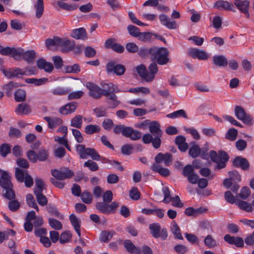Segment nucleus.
Wrapping results in <instances>:
<instances>
[{
  "instance_id": "obj_1",
  "label": "nucleus",
  "mask_w": 254,
  "mask_h": 254,
  "mask_svg": "<svg viewBox=\"0 0 254 254\" xmlns=\"http://www.w3.org/2000/svg\"><path fill=\"white\" fill-rule=\"evenodd\" d=\"M160 127V125L158 122H150L149 126L150 133H147L143 135L142 138L143 142L144 144L151 143L154 148H159L161 144V137L163 134V131Z\"/></svg>"
},
{
  "instance_id": "obj_2",
  "label": "nucleus",
  "mask_w": 254,
  "mask_h": 254,
  "mask_svg": "<svg viewBox=\"0 0 254 254\" xmlns=\"http://www.w3.org/2000/svg\"><path fill=\"white\" fill-rule=\"evenodd\" d=\"M76 149L79 157L81 159H86L88 156H90L93 160H101L103 163H109L111 161L105 157H101L96 150L92 148H86L83 144H77L76 146Z\"/></svg>"
},
{
  "instance_id": "obj_3",
  "label": "nucleus",
  "mask_w": 254,
  "mask_h": 254,
  "mask_svg": "<svg viewBox=\"0 0 254 254\" xmlns=\"http://www.w3.org/2000/svg\"><path fill=\"white\" fill-rule=\"evenodd\" d=\"M169 52L166 48L153 46L151 47V60L159 65L166 64L169 62Z\"/></svg>"
},
{
  "instance_id": "obj_4",
  "label": "nucleus",
  "mask_w": 254,
  "mask_h": 254,
  "mask_svg": "<svg viewBox=\"0 0 254 254\" xmlns=\"http://www.w3.org/2000/svg\"><path fill=\"white\" fill-rule=\"evenodd\" d=\"M209 156L211 160L217 164L215 167L216 170L225 168L226 163L229 159L228 155L224 151H219V155H218L215 151L211 150L209 152Z\"/></svg>"
},
{
  "instance_id": "obj_5",
  "label": "nucleus",
  "mask_w": 254,
  "mask_h": 254,
  "mask_svg": "<svg viewBox=\"0 0 254 254\" xmlns=\"http://www.w3.org/2000/svg\"><path fill=\"white\" fill-rule=\"evenodd\" d=\"M105 201L97 202L96 208L100 212L104 214L114 213L119 207V203L116 201L112 202L111 204Z\"/></svg>"
},
{
  "instance_id": "obj_6",
  "label": "nucleus",
  "mask_w": 254,
  "mask_h": 254,
  "mask_svg": "<svg viewBox=\"0 0 254 254\" xmlns=\"http://www.w3.org/2000/svg\"><path fill=\"white\" fill-rule=\"evenodd\" d=\"M150 234L155 238H160L162 240H165L168 237L167 229H161L160 225L158 223L151 224L149 226Z\"/></svg>"
},
{
  "instance_id": "obj_7",
  "label": "nucleus",
  "mask_w": 254,
  "mask_h": 254,
  "mask_svg": "<svg viewBox=\"0 0 254 254\" xmlns=\"http://www.w3.org/2000/svg\"><path fill=\"white\" fill-rule=\"evenodd\" d=\"M182 175L190 184H196L198 182L199 176L195 173L194 168L191 165H187L184 167Z\"/></svg>"
},
{
  "instance_id": "obj_8",
  "label": "nucleus",
  "mask_w": 254,
  "mask_h": 254,
  "mask_svg": "<svg viewBox=\"0 0 254 254\" xmlns=\"http://www.w3.org/2000/svg\"><path fill=\"white\" fill-rule=\"evenodd\" d=\"M52 175L58 180H64L72 178L74 176V173L68 168L64 167L60 170L52 169Z\"/></svg>"
},
{
  "instance_id": "obj_9",
  "label": "nucleus",
  "mask_w": 254,
  "mask_h": 254,
  "mask_svg": "<svg viewBox=\"0 0 254 254\" xmlns=\"http://www.w3.org/2000/svg\"><path fill=\"white\" fill-rule=\"evenodd\" d=\"M125 66L118 64L114 61L109 62L106 65V71L108 73L113 72L118 76L123 75L126 71Z\"/></svg>"
},
{
  "instance_id": "obj_10",
  "label": "nucleus",
  "mask_w": 254,
  "mask_h": 254,
  "mask_svg": "<svg viewBox=\"0 0 254 254\" xmlns=\"http://www.w3.org/2000/svg\"><path fill=\"white\" fill-rule=\"evenodd\" d=\"M89 90V95L95 99H99L101 98L102 95V89L97 84L92 82H87L85 85Z\"/></svg>"
},
{
  "instance_id": "obj_11",
  "label": "nucleus",
  "mask_w": 254,
  "mask_h": 254,
  "mask_svg": "<svg viewBox=\"0 0 254 254\" xmlns=\"http://www.w3.org/2000/svg\"><path fill=\"white\" fill-rule=\"evenodd\" d=\"M235 115L237 118L244 124L252 125L253 119L250 115L246 114L244 109L240 106H236L235 108Z\"/></svg>"
},
{
  "instance_id": "obj_12",
  "label": "nucleus",
  "mask_w": 254,
  "mask_h": 254,
  "mask_svg": "<svg viewBox=\"0 0 254 254\" xmlns=\"http://www.w3.org/2000/svg\"><path fill=\"white\" fill-rule=\"evenodd\" d=\"M188 55L192 59H197L201 61L207 60L209 58V55L205 51L196 48H190Z\"/></svg>"
},
{
  "instance_id": "obj_13",
  "label": "nucleus",
  "mask_w": 254,
  "mask_h": 254,
  "mask_svg": "<svg viewBox=\"0 0 254 254\" xmlns=\"http://www.w3.org/2000/svg\"><path fill=\"white\" fill-rule=\"evenodd\" d=\"M2 72L7 78L9 79L14 77L20 78L21 76L28 75L26 71L18 67L3 69Z\"/></svg>"
},
{
  "instance_id": "obj_14",
  "label": "nucleus",
  "mask_w": 254,
  "mask_h": 254,
  "mask_svg": "<svg viewBox=\"0 0 254 254\" xmlns=\"http://www.w3.org/2000/svg\"><path fill=\"white\" fill-rule=\"evenodd\" d=\"M102 95L105 97L110 95L112 93L121 92H127V91H121L116 84L113 83H104L102 85Z\"/></svg>"
},
{
  "instance_id": "obj_15",
  "label": "nucleus",
  "mask_w": 254,
  "mask_h": 254,
  "mask_svg": "<svg viewBox=\"0 0 254 254\" xmlns=\"http://www.w3.org/2000/svg\"><path fill=\"white\" fill-rule=\"evenodd\" d=\"M105 47L107 49H111L115 52L120 54L123 53L125 50L123 46L116 43L115 40L111 38H109L105 41Z\"/></svg>"
},
{
  "instance_id": "obj_16",
  "label": "nucleus",
  "mask_w": 254,
  "mask_h": 254,
  "mask_svg": "<svg viewBox=\"0 0 254 254\" xmlns=\"http://www.w3.org/2000/svg\"><path fill=\"white\" fill-rule=\"evenodd\" d=\"M234 166L237 168H241L243 170H248L250 168V163L248 160L241 156L235 157L233 161Z\"/></svg>"
},
{
  "instance_id": "obj_17",
  "label": "nucleus",
  "mask_w": 254,
  "mask_h": 254,
  "mask_svg": "<svg viewBox=\"0 0 254 254\" xmlns=\"http://www.w3.org/2000/svg\"><path fill=\"white\" fill-rule=\"evenodd\" d=\"M225 242L230 245H234L237 247L242 248L244 246L243 239L240 237H234L226 234L224 237Z\"/></svg>"
},
{
  "instance_id": "obj_18",
  "label": "nucleus",
  "mask_w": 254,
  "mask_h": 254,
  "mask_svg": "<svg viewBox=\"0 0 254 254\" xmlns=\"http://www.w3.org/2000/svg\"><path fill=\"white\" fill-rule=\"evenodd\" d=\"M155 164H158L163 161L166 166H169L172 161V155L170 153L163 154L159 153L155 157Z\"/></svg>"
},
{
  "instance_id": "obj_19",
  "label": "nucleus",
  "mask_w": 254,
  "mask_h": 254,
  "mask_svg": "<svg viewBox=\"0 0 254 254\" xmlns=\"http://www.w3.org/2000/svg\"><path fill=\"white\" fill-rule=\"evenodd\" d=\"M142 136L140 131L134 129L132 127H127L124 136L129 138L131 140H137L139 139Z\"/></svg>"
},
{
  "instance_id": "obj_20",
  "label": "nucleus",
  "mask_w": 254,
  "mask_h": 254,
  "mask_svg": "<svg viewBox=\"0 0 254 254\" xmlns=\"http://www.w3.org/2000/svg\"><path fill=\"white\" fill-rule=\"evenodd\" d=\"M234 4L237 8L243 13L245 14L247 18L250 16L249 12L250 2L248 0H244L242 1L235 2Z\"/></svg>"
},
{
  "instance_id": "obj_21",
  "label": "nucleus",
  "mask_w": 254,
  "mask_h": 254,
  "mask_svg": "<svg viewBox=\"0 0 254 254\" xmlns=\"http://www.w3.org/2000/svg\"><path fill=\"white\" fill-rule=\"evenodd\" d=\"M37 66L40 69H44L46 72L50 73L53 69L54 66L52 63L47 62L43 58L39 59L37 61Z\"/></svg>"
},
{
  "instance_id": "obj_22",
  "label": "nucleus",
  "mask_w": 254,
  "mask_h": 254,
  "mask_svg": "<svg viewBox=\"0 0 254 254\" xmlns=\"http://www.w3.org/2000/svg\"><path fill=\"white\" fill-rule=\"evenodd\" d=\"M70 36L76 39L85 40L87 39V32L84 28L72 30Z\"/></svg>"
},
{
  "instance_id": "obj_23",
  "label": "nucleus",
  "mask_w": 254,
  "mask_h": 254,
  "mask_svg": "<svg viewBox=\"0 0 254 254\" xmlns=\"http://www.w3.org/2000/svg\"><path fill=\"white\" fill-rule=\"evenodd\" d=\"M159 19L162 25L165 26L168 29H175L178 27V25L175 21H170L168 17L165 14H160Z\"/></svg>"
},
{
  "instance_id": "obj_24",
  "label": "nucleus",
  "mask_w": 254,
  "mask_h": 254,
  "mask_svg": "<svg viewBox=\"0 0 254 254\" xmlns=\"http://www.w3.org/2000/svg\"><path fill=\"white\" fill-rule=\"evenodd\" d=\"M60 46L62 48L63 52H68L74 49L75 42L69 39L61 38Z\"/></svg>"
},
{
  "instance_id": "obj_25",
  "label": "nucleus",
  "mask_w": 254,
  "mask_h": 254,
  "mask_svg": "<svg viewBox=\"0 0 254 254\" xmlns=\"http://www.w3.org/2000/svg\"><path fill=\"white\" fill-rule=\"evenodd\" d=\"M15 112L18 115H25L30 114L31 112V109L29 105L22 103L18 105Z\"/></svg>"
},
{
  "instance_id": "obj_26",
  "label": "nucleus",
  "mask_w": 254,
  "mask_h": 254,
  "mask_svg": "<svg viewBox=\"0 0 254 254\" xmlns=\"http://www.w3.org/2000/svg\"><path fill=\"white\" fill-rule=\"evenodd\" d=\"M77 105L75 102H70L61 107L59 112L61 114L64 115L71 114L75 111L77 108Z\"/></svg>"
},
{
  "instance_id": "obj_27",
  "label": "nucleus",
  "mask_w": 254,
  "mask_h": 254,
  "mask_svg": "<svg viewBox=\"0 0 254 254\" xmlns=\"http://www.w3.org/2000/svg\"><path fill=\"white\" fill-rule=\"evenodd\" d=\"M124 245L127 251L130 254H140L141 250L139 248H137L129 240H126L124 242Z\"/></svg>"
},
{
  "instance_id": "obj_28",
  "label": "nucleus",
  "mask_w": 254,
  "mask_h": 254,
  "mask_svg": "<svg viewBox=\"0 0 254 254\" xmlns=\"http://www.w3.org/2000/svg\"><path fill=\"white\" fill-rule=\"evenodd\" d=\"M175 143L182 152H185L188 148V143L186 142V138L184 136H177L175 139Z\"/></svg>"
},
{
  "instance_id": "obj_29",
  "label": "nucleus",
  "mask_w": 254,
  "mask_h": 254,
  "mask_svg": "<svg viewBox=\"0 0 254 254\" xmlns=\"http://www.w3.org/2000/svg\"><path fill=\"white\" fill-rule=\"evenodd\" d=\"M151 169L163 177H168L170 174V171L168 169L162 167L159 164H153L151 166Z\"/></svg>"
},
{
  "instance_id": "obj_30",
  "label": "nucleus",
  "mask_w": 254,
  "mask_h": 254,
  "mask_svg": "<svg viewBox=\"0 0 254 254\" xmlns=\"http://www.w3.org/2000/svg\"><path fill=\"white\" fill-rule=\"evenodd\" d=\"M21 86L22 85L20 83L10 81L8 83L4 85L3 89L5 90L6 95L9 97L11 96L12 91L14 88Z\"/></svg>"
},
{
  "instance_id": "obj_31",
  "label": "nucleus",
  "mask_w": 254,
  "mask_h": 254,
  "mask_svg": "<svg viewBox=\"0 0 254 254\" xmlns=\"http://www.w3.org/2000/svg\"><path fill=\"white\" fill-rule=\"evenodd\" d=\"M215 6L217 8H223L225 10L236 11V10L232 4H230L227 1L219 0L215 2Z\"/></svg>"
},
{
  "instance_id": "obj_32",
  "label": "nucleus",
  "mask_w": 254,
  "mask_h": 254,
  "mask_svg": "<svg viewBox=\"0 0 254 254\" xmlns=\"http://www.w3.org/2000/svg\"><path fill=\"white\" fill-rule=\"evenodd\" d=\"M136 69L138 74L142 79L146 82H150V80L148 79V78H149L148 71L144 65L141 64L137 66Z\"/></svg>"
},
{
  "instance_id": "obj_33",
  "label": "nucleus",
  "mask_w": 254,
  "mask_h": 254,
  "mask_svg": "<svg viewBox=\"0 0 254 254\" xmlns=\"http://www.w3.org/2000/svg\"><path fill=\"white\" fill-rule=\"evenodd\" d=\"M44 119L48 122L49 127L50 128H55L63 123L62 119L59 118L45 117Z\"/></svg>"
},
{
  "instance_id": "obj_34",
  "label": "nucleus",
  "mask_w": 254,
  "mask_h": 254,
  "mask_svg": "<svg viewBox=\"0 0 254 254\" xmlns=\"http://www.w3.org/2000/svg\"><path fill=\"white\" fill-rule=\"evenodd\" d=\"M213 63L217 66L225 67L228 64V61L224 56L216 55L213 57Z\"/></svg>"
},
{
  "instance_id": "obj_35",
  "label": "nucleus",
  "mask_w": 254,
  "mask_h": 254,
  "mask_svg": "<svg viewBox=\"0 0 254 254\" xmlns=\"http://www.w3.org/2000/svg\"><path fill=\"white\" fill-rule=\"evenodd\" d=\"M36 57V54L34 50L24 51V54L22 55V58L28 63H31L33 62Z\"/></svg>"
},
{
  "instance_id": "obj_36",
  "label": "nucleus",
  "mask_w": 254,
  "mask_h": 254,
  "mask_svg": "<svg viewBox=\"0 0 254 254\" xmlns=\"http://www.w3.org/2000/svg\"><path fill=\"white\" fill-rule=\"evenodd\" d=\"M156 63H157L155 62H153V63H151L148 66V74L149 77L148 78V79L150 80V82H152L154 80L155 74L158 70Z\"/></svg>"
},
{
  "instance_id": "obj_37",
  "label": "nucleus",
  "mask_w": 254,
  "mask_h": 254,
  "mask_svg": "<svg viewBox=\"0 0 254 254\" xmlns=\"http://www.w3.org/2000/svg\"><path fill=\"white\" fill-rule=\"evenodd\" d=\"M116 232L114 231H104L101 233L100 240L104 243L108 242L115 235Z\"/></svg>"
},
{
  "instance_id": "obj_38",
  "label": "nucleus",
  "mask_w": 254,
  "mask_h": 254,
  "mask_svg": "<svg viewBox=\"0 0 254 254\" xmlns=\"http://www.w3.org/2000/svg\"><path fill=\"white\" fill-rule=\"evenodd\" d=\"M115 93H112L106 97L108 99L111 101L108 102L109 107L110 108H115L121 103V102L118 100L117 96Z\"/></svg>"
},
{
  "instance_id": "obj_39",
  "label": "nucleus",
  "mask_w": 254,
  "mask_h": 254,
  "mask_svg": "<svg viewBox=\"0 0 254 254\" xmlns=\"http://www.w3.org/2000/svg\"><path fill=\"white\" fill-rule=\"evenodd\" d=\"M25 81L26 83L34 84L36 86H40L45 84L48 81V79L45 77L37 79L35 78H26Z\"/></svg>"
},
{
  "instance_id": "obj_40",
  "label": "nucleus",
  "mask_w": 254,
  "mask_h": 254,
  "mask_svg": "<svg viewBox=\"0 0 254 254\" xmlns=\"http://www.w3.org/2000/svg\"><path fill=\"white\" fill-rule=\"evenodd\" d=\"M14 99L17 102H23L26 99V91L21 89H17L14 94Z\"/></svg>"
},
{
  "instance_id": "obj_41",
  "label": "nucleus",
  "mask_w": 254,
  "mask_h": 254,
  "mask_svg": "<svg viewBox=\"0 0 254 254\" xmlns=\"http://www.w3.org/2000/svg\"><path fill=\"white\" fill-rule=\"evenodd\" d=\"M24 54V50L21 48L12 47L11 56L16 61H20Z\"/></svg>"
},
{
  "instance_id": "obj_42",
  "label": "nucleus",
  "mask_w": 254,
  "mask_h": 254,
  "mask_svg": "<svg viewBox=\"0 0 254 254\" xmlns=\"http://www.w3.org/2000/svg\"><path fill=\"white\" fill-rule=\"evenodd\" d=\"M34 194L36 196V200L39 205L41 206H45L47 204L48 200L46 196H45L43 191H36L34 192Z\"/></svg>"
},
{
  "instance_id": "obj_43",
  "label": "nucleus",
  "mask_w": 254,
  "mask_h": 254,
  "mask_svg": "<svg viewBox=\"0 0 254 254\" xmlns=\"http://www.w3.org/2000/svg\"><path fill=\"white\" fill-rule=\"evenodd\" d=\"M166 117L169 118L175 119L179 117H183L188 119V117L186 112L183 109L175 111L172 113L167 114Z\"/></svg>"
},
{
  "instance_id": "obj_44",
  "label": "nucleus",
  "mask_w": 254,
  "mask_h": 254,
  "mask_svg": "<svg viewBox=\"0 0 254 254\" xmlns=\"http://www.w3.org/2000/svg\"><path fill=\"white\" fill-rule=\"evenodd\" d=\"M100 130V127L97 125H88L86 126L84 128V131L87 134H92L98 133Z\"/></svg>"
},
{
  "instance_id": "obj_45",
  "label": "nucleus",
  "mask_w": 254,
  "mask_h": 254,
  "mask_svg": "<svg viewBox=\"0 0 254 254\" xmlns=\"http://www.w3.org/2000/svg\"><path fill=\"white\" fill-rule=\"evenodd\" d=\"M58 5L61 8L67 11H72L77 9L78 5L77 4H69L65 2L58 1L57 2Z\"/></svg>"
},
{
  "instance_id": "obj_46",
  "label": "nucleus",
  "mask_w": 254,
  "mask_h": 254,
  "mask_svg": "<svg viewBox=\"0 0 254 254\" xmlns=\"http://www.w3.org/2000/svg\"><path fill=\"white\" fill-rule=\"evenodd\" d=\"M36 8V16L37 18H40L44 11V2L43 0H38L37 3L35 5Z\"/></svg>"
},
{
  "instance_id": "obj_47",
  "label": "nucleus",
  "mask_w": 254,
  "mask_h": 254,
  "mask_svg": "<svg viewBox=\"0 0 254 254\" xmlns=\"http://www.w3.org/2000/svg\"><path fill=\"white\" fill-rule=\"evenodd\" d=\"M82 116L76 115L71 120L70 126L77 128H80L82 127Z\"/></svg>"
},
{
  "instance_id": "obj_48",
  "label": "nucleus",
  "mask_w": 254,
  "mask_h": 254,
  "mask_svg": "<svg viewBox=\"0 0 254 254\" xmlns=\"http://www.w3.org/2000/svg\"><path fill=\"white\" fill-rule=\"evenodd\" d=\"M49 156V153L47 150L41 149L37 152V160L40 162L46 161Z\"/></svg>"
},
{
  "instance_id": "obj_49",
  "label": "nucleus",
  "mask_w": 254,
  "mask_h": 254,
  "mask_svg": "<svg viewBox=\"0 0 254 254\" xmlns=\"http://www.w3.org/2000/svg\"><path fill=\"white\" fill-rule=\"evenodd\" d=\"M189 153L191 157L196 158L201 153V148L198 145L194 144L190 147Z\"/></svg>"
},
{
  "instance_id": "obj_50",
  "label": "nucleus",
  "mask_w": 254,
  "mask_h": 254,
  "mask_svg": "<svg viewBox=\"0 0 254 254\" xmlns=\"http://www.w3.org/2000/svg\"><path fill=\"white\" fill-rule=\"evenodd\" d=\"M11 146L8 143H3L0 146V155L5 157L11 152Z\"/></svg>"
},
{
  "instance_id": "obj_51",
  "label": "nucleus",
  "mask_w": 254,
  "mask_h": 254,
  "mask_svg": "<svg viewBox=\"0 0 254 254\" xmlns=\"http://www.w3.org/2000/svg\"><path fill=\"white\" fill-rule=\"evenodd\" d=\"M236 203L240 209L244 211L247 212H251L252 211L253 208L251 204L246 201L238 200Z\"/></svg>"
},
{
  "instance_id": "obj_52",
  "label": "nucleus",
  "mask_w": 254,
  "mask_h": 254,
  "mask_svg": "<svg viewBox=\"0 0 254 254\" xmlns=\"http://www.w3.org/2000/svg\"><path fill=\"white\" fill-rule=\"evenodd\" d=\"M61 38L58 37H54L53 39H48L45 41L46 46L50 48L52 46H59L60 44Z\"/></svg>"
},
{
  "instance_id": "obj_53",
  "label": "nucleus",
  "mask_w": 254,
  "mask_h": 254,
  "mask_svg": "<svg viewBox=\"0 0 254 254\" xmlns=\"http://www.w3.org/2000/svg\"><path fill=\"white\" fill-rule=\"evenodd\" d=\"M26 202L28 205L30 207L35 208L37 211H39V209L37 206L34 197L32 194L29 193L26 195Z\"/></svg>"
},
{
  "instance_id": "obj_54",
  "label": "nucleus",
  "mask_w": 254,
  "mask_h": 254,
  "mask_svg": "<svg viewBox=\"0 0 254 254\" xmlns=\"http://www.w3.org/2000/svg\"><path fill=\"white\" fill-rule=\"evenodd\" d=\"M205 245L209 248H213L217 246V244L215 240H214L211 235H207L204 240Z\"/></svg>"
},
{
  "instance_id": "obj_55",
  "label": "nucleus",
  "mask_w": 254,
  "mask_h": 254,
  "mask_svg": "<svg viewBox=\"0 0 254 254\" xmlns=\"http://www.w3.org/2000/svg\"><path fill=\"white\" fill-rule=\"evenodd\" d=\"M82 201L86 204H90L92 201L93 196L90 192L85 190L80 194Z\"/></svg>"
},
{
  "instance_id": "obj_56",
  "label": "nucleus",
  "mask_w": 254,
  "mask_h": 254,
  "mask_svg": "<svg viewBox=\"0 0 254 254\" xmlns=\"http://www.w3.org/2000/svg\"><path fill=\"white\" fill-rule=\"evenodd\" d=\"M26 173H27V171L16 168L15 173L16 180L20 183L23 182L25 178V174Z\"/></svg>"
},
{
  "instance_id": "obj_57",
  "label": "nucleus",
  "mask_w": 254,
  "mask_h": 254,
  "mask_svg": "<svg viewBox=\"0 0 254 254\" xmlns=\"http://www.w3.org/2000/svg\"><path fill=\"white\" fill-rule=\"evenodd\" d=\"M238 135V130L232 128L229 129L226 134V138L230 141H234L236 139Z\"/></svg>"
},
{
  "instance_id": "obj_58",
  "label": "nucleus",
  "mask_w": 254,
  "mask_h": 254,
  "mask_svg": "<svg viewBox=\"0 0 254 254\" xmlns=\"http://www.w3.org/2000/svg\"><path fill=\"white\" fill-rule=\"evenodd\" d=\"M22 135V132L18 128L10 127L8 136L10 138H20Z\"/></svg>"
},
{
  "instance_id": "obj_59",
  "label": "nucleus",
  "mask_w": 254,
  "mask_h": 254,
  "mask_svg": "<svg viewBox=\"0 0 254 254\" xmlns=\"http://www.w3.org/2000/svg\"><path fill=\"white\" fill-rule=\"evenodd\" d=\"M172 231L176 238L179 240H183V237L181 233V230L178 224L174 222L172 227Z\"/></svg>"
},
{
  "instance_id": "obj_60",
  "label": "nucleus",
  "mask_w": 254,
  "mask_h": 254,
  "mask_svg": "<svg viewBox=\"0 0 254 254\" xmlns=\"http://www.w3.org/2000/svg\"><path fill=\"white\" fill-rule=\"evenodd\" d=\"M49 223L50 226L54 229L60 230L62 229L63 225L61 222L55 219L50 218Z\"/></svg>"
},
{
  "instance_id": "obj_61",
  "label": "nucleus",
  "mask_w": 254,
  "mask_h": 254,
  "mask_svg": "<svg viewBox=\"0 0 254 254\" xmlns=\"http://www.w3.org/2000/svg\"><path fill=\"white\" fill-rule=\"evenodd\" d=\"M84 167H87L91 171H96L99 169V166L97 163L92 160H88L85 162L83 165Z\"/></svg>"
},
{
  "instance_id": "obj_62",
  "label": "nucleus",
  "mask_w": 254,
  "mask_h": 254,
  "mask_svg": "<svg viewBox=\"0 0 254 254\" xmlns=\"http://www.w3.org/2000/svg\"><path fill=\"white\" fill-rule=\"evenodd\" d=\"M69 91V89L58 87L52 90V93L55 95L62 96L67 94Z\"/></svg>"
},
{
  "instance_id": "obj_63",
  "label": "nucleus",
  "mask_w": 254,
  "mask_h": 254,
  "mask_svg": "<svg viewBox=\"0 0 254 254\" xmlns=\"http://www.w3.org/2000/svg\"><path fill=\"white\" fill-rule=\"evenodd\" d=\"M45 184L42 180L39 178L35 179V187L34 190V192L43 191V190L46 189L44 188Z\"/></svg>"
},
{
  "instance_id": "obj_64",
  "label": "nucleus",
  "mask_w": 254,
  "mask_h": 254,
  "mask_svg": "<svg viewBox=\"0 0 254 254\" xmlns=\"http://www.w3.org/2000/svg\"><path fill=\"white\" fill-rule=\"evenodd\" d=\"M69 219L74 228L80 227L81 221L75 214H70L69 216Z\"/></svg>"
}]
</instances>
